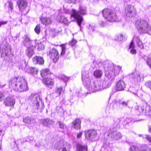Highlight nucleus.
<instances>
[{
	"label": "nucleus",
	"mask_w": 151,
	"mask_h": 151,
	"mask_svg": "<svg viewBox=\"0 0 151 151\" xmlns=\"http://www.w3.org/2000/svg\"><path fill=\"white\" fill-rule=\"evenodd\" d=\"M9 87H12L15 91L20 92L28 90L27 83L24 78L18 77L13 79L9 83Z\"/></svg>",
	"instance_id": "obj_1"
},
{
	"label": "nucleus",
	"mask_w": 151,
	"mask_h": 151,
	"mask_svg": "<svg viewBox=\"0 0 151 151\" xmlns=\"http://www.w3.org/2000/svg\"><path fill=\"white\" fill-rule=\"evenodd\" d=\"M79 9V10L78 11L74 9L72 10L70 18L72 20H73H73H76L78 25L81 28V23L83 19L80 14L82 15L85 14L86 12V8L81 6H80Z\"/></svg>",
	"instance_id": "obj_2"
},
{
	"label": "nucleus",
	"mask_w": 151,
	"mask_h": 151,
	"mask_svg": "<svg viewBox=\"0 0 151 151\" xmlns=\"http://www.w3.org/2000/svg\"><path fill=\"white\" fill-rule=\"evenodd\" d=\"M135 24L138 31L140 33H148L151 29V26L148 22L144 19L137 20Z\"/></svg>",
	"instance_id": "obj_3"
},
{
	"label": "nucleus",
	"mask_w": 151,
	"mask_h": 151,
	"mask_svg": "<svg viewBox=\"0 0 151 151\" xmlns=\"http://www.w3.org/2000/svg\"><path fill=\"white\" fill-rule=\"evenodd\" d=\"M122 67L119 65H114L113 63H110L104 66L105 71L110 77H114V76L118 75Z\"/></svg>",
	"instance_id": "obj_4"
},
{
	"label": "nucleus",
	"mask_w": 151,
	"mask_h": 151,
	"mask_svg": "<svg viewBox=\"0 0 151 151\" xmlns=\"http://www.w3.org/2000/svg\"><path fill=\"white\" fill-rule=\"evenodd\" d=\"M102 13L104 17L108 21L113 22L119 21V16L113 10L105 9L102 11Z\"/></svg>",
	"instance_id": "obj_5"
},
{
	"label": "nucleus",
	"mask_w": 151,
	"mask_h": 151,
	"mask_svg": "<svg viewBox=\"0 0 151 151\" xmlns=\"http://www.w3.org/2000/svg\"><path fill=\"white\" fill-rule=\"evenodd\" d=\"M28 100L31 105L36 109H41L39 105L41 100L40 96L37 94H32L29 97Z\"/></svg>",
	"instance_id": "obj_6"
},
{
	"label": "nucleus",
	"mask_w": 151,
	"mask_h": 151,
	"mask_svg": "<svg viewBox=\"0 0 151 151\" xmlns=\"http://www.w3.org/2000/svg\"><path fill=\"white\" fill-rule=\"evenodd\" d=\"M103 87V84L100 81H98L96 83H90L87 85V88L89 93L93 92L95 91L101 90Z\"/></svg>",
	"instance_id": "obj_7"
},
{
	"label": "nucleus",
	"mask_w": 151,
	"mask_h": 151,
	"mask_svg": "<svg viewBox=\"0 0 151 151\" xmlns=\"http://www.w3.org/2000/svg\"><path fill=\"white\" fill-rule=\"evenodd\" d=\"M125 13L127 17H132L135 14V9L133 6L128 5L125 8Z\"/></svg>",
	"instance_id": "obj_8"
},
{
	"label": "nucleus",
	"mask_w": 151,
	"mask_h": 151,
	"mask_svg": "<svg viewBox=\"0 0 151 151\" xmlns=\"http://www.w3.org/2000/svg\"><path fill=\"white\" fill-rule=\"evenodd\" d=\"M49 56L53 59L54 62H56L58 60L59 55L58 51L55 48L51 49L49 51Z\"/></svg>",
	"instance_id": "obj_9"
},
{
	"label": "nucleus",
	"mask_w": 151,
	"mask_h": 151,
	"mask_svg": "<svg viewBox=\"0 0 151 151\" xmlns=\"http://www.w3.org/2000/svg\"><path fill=\"white\" fill-rule=\"evenodd\" d=\"M85 135L86 138L88 140L94 139L97 135V132L94 130L91 129L85 131Z\"/></svg>",
	"instance_id": "obj_10"
},
{
	"label": "nucleus",
	"mask_w": 151,
	"mask_h": 151,
	"mask_svg": "<svg viewBox=\"0 0 151 151\" xmlns=\"http://www.w3.org/2000/svg\"><path fill=\"white\" fill-rule=\"evenodd\" d=\"M25 38L24 40L23 43L24 46L27 47L31 45H34V43H38L37 40L35 41L31 40L29 37L27 35H24Z\"/></svg>",
	"instance_id": "obj_11"
},
{
	"label": "nucleus",
	"mask_w": 151,
	"mask_h": 151,
	"mask_svg": "<svg viewBox=\"0 0 151 151\" xmlns=\"http://www.w3.org/2000/svg\"><path fill=\"white\" fill-rule=\"evenodd\" d=\"M148 105V104H145L139 106H136L135 112L136 115L139 116L143 113L145 114L147 108V106Z\"/></svg>",
	"instance_id": "obj_12"
},
{
	"label": "nucleus",
	"mask_w": 151,
	"mask_h": 151,
	"mask_svg": "<svg viewBox=\"0 0 151 151\" xmlns=\"http://www.w3.org/2000/svg\"><path fill=\"white\" fill-rule=\"evenodd\" d=\"M88 71H83L82 73V78L83 84L86 85H88V83L90 81Z\"/></svg>",
	"instance_id": "obj_13"
},
{
	"label": "nucleus",
	"mask_w": 151,
	"mask_h": 151,
	"mask_svg": "<svg viewBox=\"0 0 151 151\" xmlns=\"http://www.w3.org/2000/svg\"><path fill=\"white\" fill-rule=\"evenodd\" d=\"M42 82L47 88L50 89L52 88L54 84L53 80L49 78H44L42 80Z\"/></svg>",
	"instance_id": "obj_14"
},
{
	"label": "nucleus",
	"mask_w": 151,
	"mask_h": 151,
	"mask_svg": "<svg viewBox=\"0 0 151 151\" xmlns=\"http://www.w3.org/2000/svg\"><path fill=\"white\" fill-rule=\"evenodd\" d=\"M130 76L132 80L136 83H138L141 81L142 77L137 72H135L132 73L130 74Z\"/></svg>",
	"instance_id": "obj_15"
},
{
	"label": "nucleus",
	"mask_w": 151,
	"mask_h": 151,
	"mask_svg": "<svg viewBox=\"0 0 151 151\" xmlns=\"http://www.w3.org/2000/svg\"><path fill=\"white\" fill-rule=\"evenodd\" d=\"M110 134L114 140H118L122 137L121 134L120 132L114 130L111 131Z\"/></svg>",
	"instance_id": "obj_16"
},
{
	"label": "nucleus",
	"mask_w": 151,
	"mask_h": 151,
	"mask_svg": "<svg viewBox=\"0 0 151 151\" xmlns=\"http://www.w3.org/2000/svg\"><path fill=\"white\" fill-rule=\"evenodd\" d=\"M4 103L6 106H12L15 104V100L13 98L7 97L5 100Z\"/></svg>",
	"instance_id": "obj_17"
},
{
	"label": "nucleus",
	"mask_w": 151,
	"mask_h": 151,
	"mask_svg": "<svg viewBox=\"0 0 151 151\" xmlns=\"http://www.w3.org/2000/svg\"><path fill=\"white\" fill-rule=\"evenodd\" d=\"M81 122L80 119L77 118L73 122L72 127L76 129H80L81 128Z\"/></svg>",
	"instance_id": "obj_18"
},
{
	"label": "nucleus",
	"mask_w": 151,
	"mask_h": 151,
	"mask_svg": "<svg viewBox=\"0 0 151 151\" xmlns=\"http://www.w3.org/2000/svg\"><path fill=\"white\" fill-rule=\"evenodd\" d=\"M41 123L44 126L47 127H49L50 125L54 123L53 121L49 118L42 119Z\"/></svg>",
	"instance_id": "obj_19"
},
{
	"label": "nucleus",
	"mask_w": 151,
	"mask_h": 151,
	"mask_svg": "<svg viewBox=\"0 0 151 151\" xmlns=\"http://www.w3.org/2000/svg\"><path fill=\"white\" fill-rule=\"evenodd\" d=\"M33 62L35 64L43 65L44 63V60L42 57L36 56L33 58Z\"/></svg>",
	"instance_id": "obj_20"
},
{
	"label": "nucleus",
	"mask_w": 151,
	"mask_h": 151,
	"mask_svg": "<svg viewBox=\"0 0 151 151\" xmlns=\"http://www.w3.org/2000/svg\"><path fill=\"white\" fill-rule=\"evenodd\" d=\"M125 86L124 82L121 81H119L116 85V90L118 91L123 90Z\"/></svg>",
	"instance_id": "obj_21"
},
{
	"label": "nucleus",
	"mask_w": 151,
	"mask_h": 151,
	"mask_svg": "<svg viewBox=\"0 0 151 151\" xmlns=\"http://www.w3.org/2000/svg\"><path fill=\"white\" fill-rule=\"evenodd\" d=\"M17 4L21 11L25 8L27 5V2L24 0H19L17 2Z\"/></svg>",
	"instance_id": "obj_22"
},
{
	"label": "nucleus",
	"mask_w": 151,
	"mask_h": 151,
	"mask_svg": "<svg viewBox=\"0 0 151 151\" xmlns=\"http://www.w3.org/2000/svg\"><path fill=\"white\" fill-rule=\"evenodd\" d=\"M35 121L34 118L31 116H27L23 119V122L24 123L29 124H33Z\"/></svg>",
	"instance_id": "obj_23"
},
{
	"label": "nucleus",
	"mask_w": 151,
	"mask_h": 151,
	"mask_svg": "<svg viewBox=\"0 0 151 151\" xmlns=\"http://www.w3.org/2000/svg\"><path fill=\"white\" fill-rule=\"evenodd\" d=\"M77 151H87V146L85 145L78 143L76 146Z\"/></svg>",
	"instance_id": "obj_24"
},
{
	"label": "nucleus",
	"mask_w": 151,
	"mask_h": 151,
	"mask_svg": "<svg viewBox=\"0 0 151 151\" xmlns=\"http://www.w3.org/2000/svg\"><path fill=\"white\" fill-rule=\"evenodd\" d=\"M134 39L135 40L137 46L141 49L144 48L143 44L138 36H135Z\"/></svg>",
	"instance_id": "obj_25"
},
{
	"label": "nucleus",
	"mask_w": 151,
	"mask_h": 151,
	"mask_svg": "<svg viewBox=\"0 0 151 151\" xmlns=\"http://www.w3.org/2000/svg\"><path fill=\"white\" fill-rule=\"evenodd\" d=\"M35 46L31 45L28 47L27 49V55L29 58L31 57L32 55L34 54L33 50L35 48Z\"/></svg>",
	"instance_id": "obj_26"
},
{
	"label": "nucleus",
	"mask_w": 151,
	"mask_h": 151,
	"mask_svg": "<svg viewBox=\"0 0 151 151\" xmlns=\"http://www.w3.org/2000/svg\"><path fill=\"white\" fill-rule=\"evenodd\" d=\"M65 143H66V142L63 141V140L58 141L55 144L54 147L55 149L60 150V149L62 148Z\"/></svg>",
	"instance_id": "obj_27"
},
{
	"label": "nucleus",
	"mask_w": 151,
	"mask_h": 151,
	"mask_svg": "<svg viewBox=\"0 0 151 151\" xmlns=\"http://www.w3.org/2000/svg\"><path fill=\"white\" fill-rule=\"evenodd\" d=\"M40 74L41 76L44 78H46V77L50 74L49 69L46 68L40 71Z\"/></svg>",
	"instance_id": "obj_28"
},
{
	"label": "nucleus",
	"mask_w": 151,
	"mask_h": 151,
	"mask_svg": "<svg viewBox=\"0 0 151 151\" xmlns=\"http://www.w3.org/2000/svg\"><path fill=\"white\" fill-rule=\"evenodd\" d=\"M40 21L43 24L47 25L51 23V20L50 18L41 17Z\"/></svg>",
	"instance_id": "obj_29"
},
{
	"label": "nucleus",
	"mask_w": 151,
	"mask_h": 151,
	"mask_svg": "<svg viewBox=\"0 0 151 151\" xmlns=\"http://www.w3.org/2000/svg\"><path fill=\"white\" fill-rule=\"evenodd\" d=\"M37 41L38 42V43H34V46H35V47H37V49L38 50H43L45 48L44 46L40 42L38 41Z\"/></svg>",
	"instance_id": "obj_30"
},
{
	"label": "nucleus",
	"mask_w": 151,
	"mask_h": 151,
	"mask_svg": "<svg viewBox=\"0 0 151 151\" xmlns=\"http://www.w3.org/2000/svg\"><path fill=\"white\" fill-rule=\"evenodd\" d=\"M139 151H151V148L146 145H143L140 147Z\"/></svg>",
	"instance_id": "obj_31"
},
{
	"label": "nucleus",
	"mask_w": 151,
	"mask_h": 151,
	"mask_svg": "<svg viewBox=\"0 0 151 151\" xmlns=\"http://www.w3.org/2000/svg\"><path fill=\"white\" fill-rule=\"evenodd\" d=\"M102 71L99 70H95L93 73L94 76L97 78H101L102 76Z\"/></svg>",
	"instance_id": "obj_32"
},
{
	"label": "nucleus",
	"mask_w": 151,
	"mask_h": 151,
	"mask_svg": "<svg viewBox=\"0 0 151 151\" xmlns=\"http://www.w3.org/2000/svg\"><path fill=\"white\" fill-rule=\"evenodd\" d=\"M70 148V145L69 143L67 142L65 143L62 148V151H70L69 150Z\"/></svg>",
	"instance_id": "obj_33"
},
{
	"label": "nucleus",
	"mask_w": 151,
	"mask_h": 151,
	"mask_svg": "<svg viewBox=\"0 0 151 151\" xmlns=\"http://www.w3.org/2000/svg\"><path fill=\"white\" fill-rule=\"evenodd\" d=\"M144 114L147 116H151V107L148 105Z\"/></svg>",
	"instance_id": "obj_34"
},
{
	"label": "nucleus",
	"mask_w": 151,
	"mask_h": 151,
	"mask_svg": "<svg viewBox=\"0 0 151 151\" xmlns=\"http://www.w3.org/2000/svg\"><path fill=\"white\" fill-rule=\"evenodd\" d=\"M28 72L32 75L36 74L37 73L38 70L35 68L30 67L28 69Z\"/></svg>",
	"instance_id": "obj_35"
},
{
	"label": "nucleus",
	"mask_w": 151,
	"mask_h": 151,
	"mask_svg": "<svg viewBox=\"0 0 151 151\" xmlns=\"http://www.w3.org/2000/svg\"><path fill=\"white\" fill-rule=\"evenodd\" d=\"M111 85L110 81L109 79L105 81L104 84H103V87L106 88L109 87Z\"/></svg>",
	"instance_id": "obj_36"
},
{
	"label": "nucleus",
	"mask_w": 151,
	"mask_h": 151,
	"mask_svg": "<svg viewBox=\"0 0 151 151\" xmlns=\"http://www.w3.org/2000/svg\"><path fill=\"white\" fill-rule=\"evenodd\" d=\"M123 36L122 34L116 35L115 36L114 39L116 40L121 41L123 40Z\"/></svg>",
	"instance_id": "obj_37"
},
{
	"label": "nucleus",
	"mask_w": 151,
	"mask_h": 151,
	"mask_svg": "<svg viewBox=\"0 0 151 151\" xmlns=\"http://www.w3.org/2000/svg\"><path fill=\"white\" fill-rule=\"evenodd\" d=\"M62 91L63 88L62 87H57L56 89L55 92L58 95H60L62 92Z\"/></svg>",
	"instance_id": "obj_38"
},
{
	"label": "nucleus",
	"mask_w": 151,
	"mask_h": 151,
	"mask_svg": "<svg viewBox=\"0 0 151 151\" xmlns=\"http://www.w3.org/2000/svg\"><path fill=\"white\" fill-rule=\"evenodd\" d=\"M139 149L137 147L134 145L131 146L130 148V151H139Z\"/></svg>",
	"instance_id": "obj_39"
},
{
	"label": "nucleus",
	"mask_w": 151,
	"mask_h": 151,
	"mask_svg": "<svg viewBox=\"0 0 151 151\" xmlns=\"http://www.w3.org/2000/svg\"><path fill=\"white\" fill-rule=\"evenodd\" d=\"M35 31L37 34H39L40 31V25H37L35 29Z\"/></svg>",
	"instance_id": "obj_40"
},
{
	"label": "nucleus",
	"mask_w": 151,
	"mask_h": 151,
	"mask_svg": "<svg viewBox=\"0 0 151 151\" xmlns=\"http://www.w3.org/2000/svg\"><path fill=\"white\" fill-rule=\"evenodd\" d=\"M143 138H145L149 142L151 143V136L147 135H145L143 136Z\"/></svg>",
	"instance_id": "obj_41"
},
{
	"label": "nucleus",
	"mask_w": 151,
	"mask_h": 151,
	"mask_svg": "<svg viewBox=\"0 0 151 151\" xmlns=\"http://www.w3.org/2000/svg\"><path fill=\"white\" fill-rule=\"evenodd\" d=\"M65 50L66 47L64 46L63 45L62 46V52L61 53V55H64L65 53Z\"/></svg>",
	"instance_id": "obj_42"
},
{
	"label": "nucleus",
	"mask_w": 151,
	"mask_h": 151,
	"mask_svg": "<svg viewBox=\"0 0 151 151\" xmlns=\"http://www.w3.org/2000/svg\"><path fill=\"white\" fill-rule=\"evenodd\" d=\"M77 42V41L76 40L73 39L70 42L69 44L71 46H73L75 45Z\"/></svg>",
	"instance_id": "obj_43"
},
{
	"label": "nucleus",
	"mask_w": 151,
	"mask_h": 151,
	"mask_svg": "<svg viewBox=\"0 0 151 151\" xmlns=\"http://www.w3.org/2000/svg\"><path fill=\"white\" fill-rule=\"evenodd\" d=\"M58 123L59 124L60 128L61 129H63L64 127V125L63 123L61 122H58Z\"/></svg>",
	"instance_id": "obj_44"
},
{
	"label": "nucleus",
	"mask_w": 151,
	"mask_h": 151,
	"mask_svg": "<svg viewBox=\"0 0 151 151\" xmlns=\"http://www.w3.org/2000/svg\"><path fill=\"white\" fill-rule=\"evenodd\" d=\"M60 78L65 82H67L69 80L68 78L64 76H62Z\"/></svg>",
	"instance_id": "obj_45"
},
{
	"label": "nucleus",
	"mask_w": 151,
	"mask_h": 151,
	"mask_svg": "<svg viewBox=\"0 0 151 151\" xmlns=\"http://www.w3.org/2000/svg\"><path fill=\"white\" fill-rule=\"evenodd\" d=\"M145 85L151 89V81L147 82L145 83Z\"/></svg>",
	"instance_id": "obj_46"
},
{
	"label": "nucleus",
	"mask_w": 151,
	"mask_h": 151,
	"mask_svg": "<svg viewBox=\"0 0 151 151\" xmlns=\"http://www.w3.org/2000/svg\"><path fill=\"white\" fill-rule=\"evenodd\" d=\"M57 109L58 112L62 113L63 112V108L61 107H58L57 108Z\"/></svg>",
	"instance_id": "obj_47"
},
{
	"label": "nucleus",
	"mask_w": 151,
	"mask_h": 151,
	"mask_svg": "<svg viewBox=\"0 0 151 151\" xmlns=\"http://www.w3.org/2000/svg\"><path fill=\"white\" fill-rule=\"evenodd\" d=\"M120 105H122L124 107H126L127 105V103L125 101H122L120 103Z\"/></svg>",
	"instance_id": "obj_48"
},
{
	"label": "nucleus",
	"mask_w": 151,
	"mask_h": 151,
	"mask_svg": "<svg viewBox=\"0 0 151 151\" xmlns=\"http://www.w3.org/2000/svg\"><path fill=\"white\" fill-rule=\"evenodd\" d=\"M7 22V21H0V27H1V25L6 24Z\"/></svg>",
	"instance_id": "obj_49"
},
{
	"label": "nucleus",
	"mask_w": 151,
	"mask_h": 151,
	"mask_svg": "<svg viewBox=\"0 0 151 151\" xmlns=\"http://www.w3.org/2000/svg\"><path fill=\"white\" fill-rule=\"evenodd\" d=\"M95 27V26L94 24H90L89 25V29H90V28H91V29H92L93 31L94 30Z\"/></svg>",
	"instance_id": "obj_50"
},
{
	"label": "nucleus",
	"mask_w": 151,
	"mask_h": 151,
	"mask_svg": "<svg viewBox=\"0 0 151 151\" xmlns=\"http://www.w3.org/2000/svg\"><path fill=\"white\" fill-rule=\"evenodd\" d=\"M130 52L131 54H135L136 53V50L134 48H132L131 49Z\"/></svg>",
	"instance_id": "obj_51"
},
{
	"label": "nucleus",
	"mask_w": 151,
	"mask_h": 151,
	"mask_svg": "<svg viewBox=\"0 0 151 151\" xmlns=\"http://www.w3.org/2000/svg\"><path fill=\"white\" fill-rule=\"evenodd\" d=\"M134 42L132 40L130 44V46H129V48H134Z\"/></svg>",
	"instance_id": "obj_52"
},
{
	"label": "nucleus",
	"mask_w": 151,
	"mask_h": 151,
	"mask_svg": "<svg viewBox=\"0 0 151 151\" xmlns=\"http://www.w3.org/2000/svg\"><path fill=\"white\" fill-rule=\"evenodd\" d=\"M4 97V95L3 93L0 92V101H1Z\"/></svg>",
	"instance_id": "obj_53"
},
{
	"label": "nucleus",
	"mask_w": 151,
	"mask_h": 151,
	"mask_svg": "<svg viewBox=\"0 0 151 151\" xmlns=\"http://www.w3.org/2000/svg\"><path fill=\"white\" fill-rule=\"evenodd\" d=\"M114 121L116 123L118 124L120 122L121 120L119 118H116L115 119Z\"/></svg>",
	"instance_id": "obj_54"
},
{
	"label": "nucleus",
	"mask_w": 151,
	"mask_h": 151,
	"mask_svg": "<svg viewBox=\"0 0 151 151\" xmlns=\"http://www.w3.org/2000/svg\"><path fill=\"white\" fill-rule=\"evenodd\" d=\"M83 134V132H80L77 135V137L78 138H80Z\"/></svg>",
	"instance_id": "obj_55"
},
{
	"label": "nucleus",
	"mask_w": 151,
	"mask_h": 151,
	"mask_svg": "<svg viewBox=\"0 0 151 151\" xmlns=\"http://www.w3.org/2000/svg\"><path fill=\"white\" fill-rule=\"evenodd\" d=\"M13 3L12 2L9 1V7L11 9V10H12L13 9V7H12L13 6Z\"/></svg>",
	"instance_id": "obj_56"
},
{
	"label": "nucleus",
	"mask_w": 151,
	"mask_h": 151,
	"mask_svg": "<svg viewBox=\"0 0 151 151\" xmlns=\"http://www.w3.org/2000/svg\"><path fill=\"white\" fill-rule=\"evenodd\" d=\"M3 127L1 125H0V135L2 133V131L3 130Z\"/></svg>",
	"instance_id": "obj_57"
},
{
	"label": "nucleus",
	"mask_w": 151,
	"mask_h": 151,
	"mask_svg": "<svg viewBox=\"0 0 151 151\" xmlns=\"http://www.w3.org/2000/svg\"><path fill=\"white\" fill-rule=\"evenodd\" d=\"M40 145V143H36L35 145V146L37 147H39Z\"/></svg>",
	"instance_id": "obj_58"
},
{
	"label": "nucleus",
	"mask_w": 151,
	"mask_h": 151,
	"mask_svg": "<svg viewBox=\"0 0 151 151\" xmlns=\"http://www.w3.org/2000/svg\"><path fill=\"white\" fill-rule=\"evenodd\" d=\"M41 108H42V109H43L44 108V105H43V104H42V103H41Z\"/></svg>",
	"instance_id": "obj_59"
},
{
	"label": "nucleus",
	"mask_w": 151,
	"mask_h": 151,
	"mask_svg": "<svg viewBox=\"0 0 151 151\" xmlns=\"http://www.w3.org/2000/svg\"><path fill=\"white\" fill-rule=\"evenodd\" d=\"M129 120V119H128V118H127V119H126L124 121V122H125L126 121H128Z\"/></svg>",
	"instance_id": "obj_60"
},
{
	"label": "nucleus",
	"mask_w": 151,
	"mask_h": 151,
	"mask_svg": "<svg viewBox=\"0 0 151 151\" xmlns=\"http://www.w3.org/2000/svg\"><path fill=\"white\" fill-rule=\"evenodd\" d=\"M149 131L151 133V127L149 129Z\"/></svg>",
	"instance_id": "obj_61"
},
{
	"label": "nucleus",
	"mask_w": 151,
	"mask_h": 151,
	"mask_svg": "<svg viewBox=\"0 0 151 151\" xmlns=\"http://www.w3.org/2000/svg\"><path fill=\"white\" fill-rule=\"evenodd\" d=\"M5 85V84H4V85H3V86H0V87H1V88H2V87H3Z\"/></svg>",
	"instance_id": "obj_62"
},
{
	"label": "nucleus",
	"mask_w": 151,
	"mask_h": 151,
	"mask_svg": "<svg viewBox=\"0 0 151 151\" xmlns=\"http://www.w3.org/2000/svg\"><path fill=\"white\" fill-rule=\"evenodd\" d=\"M104 23H103V24L101 25V26H102V27H103V26H104Z\"/></svg>",
	"instance_id": "obj_63"
},
{
	"label": "nucleus",
	"mask_w": 151,
	"mask_h": 151,
	"mask_svg": "<svg viewBox=\"0 0 151 151\" xmlns=\"http://www.w3.org/2000/svg\"><path fill=\"white\" fill-rule=\"evenodd\" d=\"M133 93L135 95H137V94H136V93Z\"/></svg>",
	"instance_id": "obj_64"
}]
</instances>
